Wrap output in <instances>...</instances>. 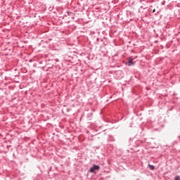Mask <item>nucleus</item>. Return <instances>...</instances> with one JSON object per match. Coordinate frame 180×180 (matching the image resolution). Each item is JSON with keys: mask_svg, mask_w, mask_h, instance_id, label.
<instances>
[{"mask_svg": "<svg viewBox=\"0 0 180 180\" xmlns=\"http://www.w3.org/2000/svg\"><path fill=\"white\" fill-rule=\"evenodd\" d=\"M136 64V61H133V59L131 58H129V61L125 63L126 65H128V67H131Z\"/></svg>", "mask_w": 180, "mask_h": 180, "instance_id": "obj_1", "label": "nucleus"}, {"mask_svg": "<svg viewBox=\"0 0 180 180\" xmlns=\"http://www.w3.org/2000/svg\"><path fill=\"white\" fill-rule=\"evenodd\" d=\"M99 169V166L96 165H94L93 167H91L89 169L90 172H95V171Z\"/></svg>", "mask_w": 180, "mask_h": 180, "instance_id": "obj_2", "label": "nucleus"}, {"mask_svg": "<svg viewBox=\"0 0 180 180\" xmlns=\"http://www.w3.org/2000/svg\"><path fill=\"white\" fill-rule=\"evenodd\" d=\"M148 166H149L150 169L153 170V169H154V168H155V167H154V165H149Z\"/></svg>", "mask_w": 180, "mask_h": 180, "instance_id": "obj_3", "label": "nucleus"}, {"mask_svg": "<svg viewBox=\"0 0 180 180\" xmlns=\"http://www.w3.org/2000/svg\"><path fill=\"white\" fill-rule=\"evenodd\" d=\"M174 180H180V176H176L174 177Z\"/></svg>", "mask_w": 180, "mask_h": 180, "instance_id": "obj_4", "label": "nucleus"}, {"mask_svg": "<svg viewBox=\"0 0 180 180\" xmlns=\"http://www.w3.org/2000/svg\"><path fill=\"white\" fill-rule=\"evenodd\" d=\"M67 13H68V16H70V15H71V12H70V11H67Z\"/></svg>", "mask_w": 180, "mask_h": 180, "instance_id": "obj_5", "label": "nucleus"}, {"mask_svg": "<svg viewBox=\"0 0 180 180\" xmlns=\"http://www.w3.org/2000/svg\"><path fill=\"white\" fill-rule=\"evenodd\" d=\"M117 74H122V72L119 71L117 72Z\"/></svg>", "mask_w": 180, "mask_h": 180, "instance_id": "obj_6", "label": "nucleus"}, {"mask_svg": "<svg viewBox=\"0 0 180 180\" xmlns=\"http://www.w3.org/2000/svg\"><path fill=\"white\" fill-rule=\"evenodd\" d=\"M179 138L180 139V136H179Z\"/></svg>", "mask_w": 180, "mask_h": 180, "instance_id": "obj_7", "label": "nucleus"}]
</instances>
